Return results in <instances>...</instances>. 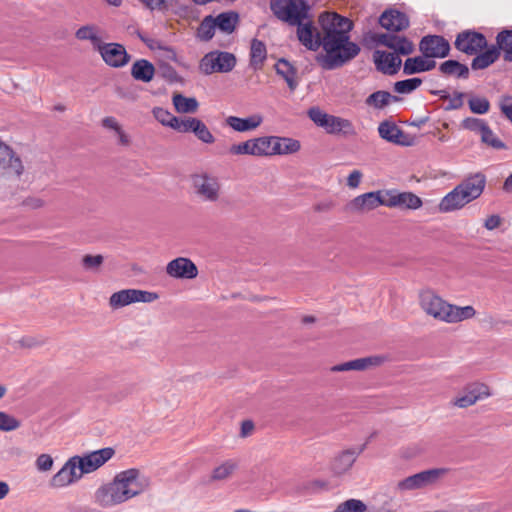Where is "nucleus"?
<instances>
[{"label": "nucleus", "mask_w": 512, "mask_h": 512, "mask_svg": "<svg viewBox=\"0 0 512 512\" xmlns=\"http://www.w3.org/2000/svg\"><path fill=\"white\" fill-rule=\"evenodd\" d=\"M251 146H252L251 139H249L247 141L231 145L229 147L228 152L230 155H233V156H238V155L252 156Z\"/></svg>", "instance_id": "13d9d810"}, {"label": "nucleus", "mask_w": 512, "mask_h": 512, "mask_svg": "<svg viewBox=\"0 0 512 512\" xmlns=\"http://www.w3.org/2000/svg\"><path fill=\"white\" fill-rule=\"evenodd\" d=\"M471 203L466 193L458 185L447 193L439 202L438 209L441 213H450L464 208Z\"/></svg>", "instance_id": "4be33fe9"}, {"label": "nucleus", "mask_w": 512, "mask_h": 512, "mask_svg": "<svg viewBox=\"0 0 512 512\" xmlns=\"http://www.w3.org/2000/svg\"><path fill=\"white\" fill-rule=\"evenodd\" d=\"M24 170L21 158L0 139V176L11 175L20 178Z\"/></svg>", "instance_id": "4468645a"}, {"label": "nucleus", "mask_w": 512, "mask_h": 512, "mask_svg": "<svg viewBox=\"0 0 512 512\" xmlns=\"http://www.w3.org/2000/svg\"><path fill=\"white\" fill-rule=\"evenodd\" d=\"M296 25L298 26V39L305 47L315 51L322 45V39L319 34H315V29L311 23L300 22Z\"/></svg>", "instance_id": "c85d7f7f"}, {"label": "nucleus", "mask_w": 512, "mask_h": 512, "mask_svg": "<svg viewBox=\"0 0 512 512\" xmlns=\"http://www.w3.org/2000/svg\"><path fill=\"white\" fill-rule=\"evenodd\" d=\"M461 126L466 130L480 134V136L482 135L484 130H486L489 127L484 120L475 117L465 118L461 122Z\"/></svg>", "instance_id": "3c124183"}, {"label": "nucleus", "mask_w": 512, "mask_h": 512, "mask_svg": "<svg viewBox=\"0 0 512 512\" xmlns=\"http://www.w3.org/2000/svg\"><path fill=\"white\" fill-rule=\"evenodd\" d=\"M193 133L198 138V140L202 141L205 144H212L215 142V137L210 132L205 123L201 120H199Z\"/></svg>", "instance_id": "4d7b16f0"}, {"label": "nucleus", "mask_w": 512, "mask_h": 512, "mask_svg": "<svg viewBox=\"0 0 512 512\" xmlns=\"http://www.w3.org/2000/svg\"><path fill=\"white\" fill-rule=\"evenodd\" d=\"M158 298V294L154 292L139 289H123L110 296L109 305L113 309H119L133 303H151Z\"/></svg>", "instance_id": "9d476101"}, {"label": "nucleus", "mask_w": 512, "mask_h": 512, "mask_svg": "<svg viewBox=\"0 0 512 512\" xmlns=\"http://www.w3.org/2000/svg\"><path fill=\"white\" fill-rule=\"evenodd\" d=\"M217 28L214 17H205L197 30V36L201 40L208 41L214 36V31Z\"/></svg>", "instance_id": "a18cd8bd"}, {"label": "nucleus", "mask_w": 512, "mask_h": 512, "mask_svg": "<svg viewBox=\"0 0 512 512\" xmlns=\"http://www.w3.org/2000/svg\"><path fill=\"white\" fill-rule=\"evenodd\" d=\"M500 109L505 117L512 123V97H504L500 103Z\"/></svg>", "instance_id": "774afa93"}, {"label": "nucleus", "mask_w": 512, "mask_h": 512, "mask_svg": "<svg viewBox=\"0 0 512 512\" xmlns=\"http://www.w3.org/2000/svg\"><path fill=\"white\" fill-rule=\"evenodd\" d=\"M389 360L386 355H371L368 357L357 358L341 364L334 365L330 368L333 373L347 371H366L382 366Z\"/></svg>", "instance_id": "f3484780"}, {"label": "nucleus", "mask_w": 512, "mask_h": 512, "mask_svg": "<svg viewBox=\"0 0 512 512\" xmlns=\"http://www.w3.org/2000/svg\"><path fill=\"white\" fill-rule=\"evenodd\" d=\"M468 105L475 114H486L490 109V103L485 97L473 96L469 99Z\"/></svg>", "instance_id": "603ef678"}, {"label": "nucleus", "mask_w": 512, "mask_h": 512, "mask_svg": "<svg viewBox=\"0 0 512 512\" xmlns=\"http://www.w3.org/2000/svg\"><path fill=\"white\" fill-rule=\"evenodd\" d=\"M199 120L200 119L194 117H186L183 119L177 117L176 124H174L173 129L181 133H193Z\"/></svg>", "instance_id": "864d4df0"}, {"label": "nucleus", "mask_w": 512, "mask_h": 512, "mask_svg": "<svg viewBox=\"0 0 512 512\" xmlns=\"http://www.w3.org/2000/svg\"><path fill=\"white\" fill-rule=\"evenodd\" d=\"M363 178V173L360 170H353L347 177V186L351 189L359 187Z\"/></svg>", "instance_id": "0e129e2a"}, {"label": "nucleus", "mask_w": 512, "mask_h": 512, "mask_svg": "<svg viewBox=\"0 0 512 512\" xmlns=\"http://www.w3.org/2000/svg\"><path fill=\"white\" fill-rule=\"evenodd\" d=\"M501 54L503 52L504 60L512 61V30H502L496 36L495 45Z\"/></svg>", "instance_id": "58836bf2"}, {"label": "nucleus", "mask_w": 512, "mask_h": 512, "mask_svg": "<svg viewBox=\"0 0 512 512\" xmlns=\"http://www.w3.org/2000/svg\"><path fill=\"white\" fill-rule=\"evenodd\" d=\"M152 114L154 118L163 126H167L173 129L174 124H176L177 117L162 107H154Z\"/></svg>", "instance_id": "09e8293b"}, {"label": "nucleus", "mask_w": 512, "mask_h": 512, "mask_svg": "<svg viewBox=\"0 0 512 512\" xmlns=\"http://www.w3.org/2000/svg\"><path fill=\"white\" fill-rule=\"evenodd\" d=\"M53 458L49 454H41L36 459V468L40 472L50 471L53 467Z\"/></svg>", "instance_id": "680f3d73"}, {"label": "nucleus", "mask_w": 512, "mask_h": 512, "mask_svg": "<svg viewBox=\"0 0 512 512\" xmlns=\"http://www.w3.org/2000/svg\"><path fill=\"white\" fill-rule=\"evenodd\" d=\"M238 468L239 463L237 460L227 459L211 470L209 480L211 483L228 481L233 477Z\"/></svg>", "instance_id": "bb28decb"}, {"label": "nucleus", "mask_w": 512, "mask_h": 512, "mask_svg": "<svg viewBox=\"0 0 512 512\" xmlns=\"http://www.w3.org/2000/svg\"><path fill=\"white\" fill-rule=\"evenodd\" d=\"M323 30L322 46L326 51L325 66L333 69L358 55L360 48L349 41L352 23L336 13H325L319 18Z\"/></svg>", "instance_id": "f257e3e1"}, {"label": "nucleus", "mask_w": 512, "mask_h": 512, "mask_svg": "<svg viewBox=\"0 0 512 512\" xmlns=\"http://www.w3.org/2000/svg\"><path fill=\"white\" fill-rule=\"evenodd\" d=\"M102 255H85L82 258V264L87 270H98L103 263Z\"/></svg>", "instance_id": "052dcab7"}, {"label": "nucleus", "mask_w": 512, "mask_h": 512, "mask_svg": "<svg viewBox=\"0 0 512 512\" xmlns=\"http://www.w3.org/2000/svg\"><path fill=\"white\" fill-rule=\"evenodd\" d=\"M383 197L388 208L417 210L423 205L421 198L412 192L385 190Z\"/></svg>", "instance_id": "dca6fc26"}, {"label": "nucleus", "mask_w": 512, "mask_h": 512, "mask_svg": "<svg viewBox=\"0 0 512 512\" xmlns=\"http://www.w3.org/2000/svg\"><path fill=\"white\" fill-rule=\"evenodd\" d=\"M214 20L218 29L225 33H231L234 31L238 22V14L234 12H224L217 15Z\"/></svg>", "instance_id": "37998d69"}, {"label": "nucleus", "mask_w": 512, "mask_h": 512, "mask_svg": "<svg viewBox=\"0 0 512 512\" xmlns=\"http://www.w3.org/2000/svg\"><path fill=\"white\" fill-rule=\"evenodd\" d=\"M362 451L363 448H360L359 450L352 448L338 453L331 463V471L333 474L336 476H342L348 473Z\"/></svg>", "instance_id": "5701e85b"}, {"label": "nucleus", "mask_w": 512, "mask_h": 512, "mask_svg": "<svg viewBox=\"0 0 512 512\" xmlns=\"http://www.w3.org/2000/svg\"><path fill=\"white\" fill-rule=\"evenodd\" d=\"M236 57L234 54L214 50L205 54L199 62V71L204 75L214 73H228L232 71L236 65Z\"/></svg>", "instance_id": "423d86ee"}, {"label": "nucleus", "mask_w": 512, "mask_h": 512, "mask_svg": "<svg viewBox=\"0 0 512 512\" xmlns=\"http://www.w3.org/2000/svg\"><path fill=\"white\" fill-rule=\"evenodd\" d=\"M398 100L399 98L397 96H393L387 91L380 90L369 95L365 100V104L375 109H382L391 102H396Z\"/></svg>", "instance_id": "a19ab883"}, {"label": "nucleus", "mask_w": 512, "mask_h": 512, "mask_svg": "<svg viewBox=\"0 0 512 512\" xmlns=\"http://www.w3.org/2000/svg\"><path fill=\"white\" fill-rule=\"evenodd\" d=\"M115 454L111 447H105L99 450L92 451L82 456H74L79 470L83 475L92 473L102 467L108 462Z\"/></svg>", "instance_id": "ddd939ff"}, {"label": "nucleus", "mask_w": 512, "mask_h": 512, "mask_svg": "<svg viewBox=\"0 0 512 512\" xmlns=\"http://www.w3.org/2000/svg\"><path fill=\"white\" fill-rule=\"evenodd\" d=\"M131 75L137 81L148 83L154 78L155 68L148 60L139 59L133 63Z\"/></svg>", "instance_id": "72a5a7b5"}, {"label": "nucleus", "mask_w": 512, "mask_h": 512, "mask_svg": "<svg viewBox=\"0 0 512 512\" xmlns=\"http://www.w3.org/2000/svg\"><path fill=\"white\" fill-rule=\"evenodd\" d=\"M101 55L102 60L110 67L121 68L130 61V55L125 47L119 43H104L96 50Z\"/></svg>", "instance_id": "a211bd4d"}, {"label": "nucleus", "mask_w": 512, "mask_h": 512, "mask_svg": "<svg viewBox=\"0 0 512 512\" xmlns=\"http://www.w3.org/2000/svg\"><path fill=\"white\" fill-rule=\"evenodd\" d=\"M102 126L106 129L114 131L118 137V142L122 146L130 145V137L125 133L119 122L112 116H108L102 119Z\"/></svg>", "instance_id": "79ce46f5"}, {"label": "nucleus", "mask_w": 512, "mask_h": 512, "mask_svg": "<svg viewBox=\"0 0 512 512\" xmlns=\"http://www.w3.org/2000/svg\"><path fill=\"white\" fill-rule=\"evenodd\" d=\"M83 477L79 470L75 457H70L61 469L55 473L49 481V486L53 489H62L78 482Z\"/></svg>", "instance_id": "f8f14e48"}, {"label": "nucleus", "mask_w": 512, "mask_h": 512, "mask_svg": "<svg viewBox=\"0 0 512 512\" xmlns=\"http://www.w3.org/2000/svg\"><path fill=\"white\" fill-rule=\"evenodd\" d=\"M150 479L138 469L121 471L112 481L101 485L94 494L95 503L107 509L123 504L147 491Z\"/></svg>", "instance_id": "f03ea898"}, {"label": "nucleus", "mask_w": 512, "mask_h": 512, "mask_svg": "<svg viewBox=\"0 0 512 512\" xmlns=\"http://www.w3.org/2000/svg\"><path fill=\"white\" fill-rule=\"evenodd\" d=\"M374 39L377 44L386 46L397 54L408 55L414 51L413 43L406 37L389 33H381L376 34Z\"/></svg>", "instance_id": "412c9836"}, {"label": "nucleus", "mask_w": 512, "mask_h": 512, "mask_svg": "<svg viewBox=\"0 0 512 512\" xmlns=\"http://www.w3.org/2000/svg\"><path fill=\"white\" fill-rule=\"evenodd\" d=\"M262 123L260 115H252L248 118L229 116L226 118V124L237 132H247L255 130Z\"/></svg>", "instance_id": "c756f323"}, {"label": "nucleus", "mask_w": 512, "mask_h": 512, "mask_svg": "<svg viewBox=\"0 0 512 512\" xmlns=\"http://www.w3.org/2000/svg\"><path fill=\"white\" fill-rule=\"evenodd\" d=\"M266 46L262 41L254 39L251 43V65L258 69L266 59Z\"/></svg>", "instance_id": "c03bdc74"}, {"label": "nucleus", "mask_w": 512, "mask_h": 512, "mask_svg": "<svg viewBox=\"0 0 512 512\" xmlns=\"http://www.w3.org/2000/svg\"><path fill=\"white\" fill-rule=\"evenodd\" d=\"M464 93L455 92L451 97L448 98L447 110L459 109L463 106Z\"/></svg>", "instance_id": "e2e57ef3"}, {"label": "nucleus", "mask_w": 512, "mask_h": 512, "mask_svg": "<svg viewBox=\"0 0 512 512\" xmlns=\"http://www.w3.org/2000/svg\"><path fill=\"white\" fill-rule=\"evenodd\" d=\"M427 57H413L406 59L403 67V73L405 75H411L415 73L430 71L435 68L436 62L434 60H428Z\"/></svg>", "instance_id": "473e14b6"}, {"label": "nucleus", "mask_w": 512, "mask_h": 512, "mask_svg": "<svg viewBox=\"0 0 512 512\" xmlns=\"http://www.w3.org/2000/svg\"><path fill=\"white\" fill-rule=\"evenodd\" d=\"M421 84L422 80L420 78H409L397 81L394 84V90L399 94H409L416 90Z\"/></svg>", "instance_id": "8fccbe9b"}, {"label": "nucleus", "mask_w": 512, "mask_h": 512, "mask_svg": "<svg viewBox=\"0 0 512 512\" xmlns=\"http://www.w3.org/2000/svg\"><path fill=\"white\" fill-rule=\"evenodd\" d=\"M380 25L389 30L398 32L409 26V20L404 13L397 10L385 11L379 18Z\"/></svg>", "instance_id": "a878e982"}, {"label": "nucleus", "mask_w": 512, "mask_h": 512, "mask_svg": "<svg viewBox=\"0 0 512 512\" xmlns=\"http://www.w3.org/2000/svg\"><path fill=\"white\" fill-rule=\"evenodd\" d=\"M100 29L95 24H87L78 28L75 32V37L80 41H90L94 50H97L102 44L99 35Z\"/></svg>", "instance_id": "c9c22d12"}, {"label": "nucleus", "mask_w": 512, "mask_h": 512, "mask_svg": "<svg viewBox=\"0 0 512 512\" xmlns=\"http://www.w3.org/2000/svg\"><path fill=\"white\" fill-rule=\"evenodd\" d=\"M270 6L278 19L290 25L303 22L309 10L304 0H271Z\"/></svg>", "instance_id": "39448f33"}, {"label": "nucleus", "mask_w": 512, "mask_h": 512, "mask_svg": "<svg viewBox=\"0 0 512 512\" xmlns=\"http://www.w3.org/2000/svg\"><path fill=\"white\" fill-rule=\"evenodd\" d=\"M309 118L328 134L355 136L356 129L353 123L346 118L334 116L322 111L318 107H312L308 111Z\"/></svg>", "instance_id": "20e7f679"}, {"label": "nucleus", "mask_w": 512, "mask_h": 512, "mask_svg": "<svg viewBox=\"0 0 512 512\" xmlns=\"http://www.w3.org/2000/svg\"><path fill=\"white\" fill-rule=\"evenodd\" d=\"M378 132L381 138L384 140L398 144V145H408L407 136L395 123L384 121L381 122L378 126Z\"/></svg>", "instance_id": "cd10ccee"}, {"label": "nucleus", "mask_w": 512, "mask_h": 512, "mask_svg": "<svg viewBox=\"0 0 512 512\" xmlns=\"http://www.w3.org/2000/svg\"><path fill=\"white\" fill-rule=\"evenodd\" d=\"M328 484L324 480L314 479L302 485L301 492L304 494H316L318 492L327 490Z\"/></svg>", "instance_id": "6e6d98bb"}, {"label": "nucleus", "mask_w": 512, "mask_h": 512, "mask_svg": "<svg viewBox=\"0 0 512 512\" xmlns=\"http://www.w3.org/2000/svg\"><path fill=\"white\" fill-rule=\"evenodd\" d=\"M419 49L425 57L444 58L450 52V44L442 36L428 35L420 41Z\"/></svg>", "instance_id": "6ab92c4d"}, {"label": "nucleus", "mask_w": 512, "mask_h": 512, "mask_svg": "<svg viewBox=\"0 0 512 512\" xmlns=\"http://www.w3.org/2000/svg\"><path fill=\"white\" fill-rule=\"evenodd\" d=\"M147 8L151 10H166L168 7V0H139Z\"/></svg>", "instance_id": "69168bd1"}, {"label": "nucleus", "mask_w": 512, "mask_h": 512, "mask_svg": "<svg viewBox=\"0 0 512 512\" xmlns=\"http://www.w3.org/2000/svg\"><path fill=\"white\" fill-rule=\"evenodd\" d=\"M481 142L482 144L495 149V150H504L507 149L506 144L492 131L490 127H488L482 133Z\"/></svg>", "instance_id": "49530a36"}, {"label": "nucleus", "mask_w": 512, "mask_h": 512, "mask_svg": "<svg viewBox=\"0 0 512 512\" xmlns=\"http://www.w3.org/2000/svg\"><path fill=\"white\" fill-rule=\"evenodd\" d=\"M195 194L203 201L217 202L221 194V185L217 177L200 173L192 176Z\"/></svg>", "instance_id": "1a4fd4ad"}, {"label": "nucleus", "mask_w": 512, "mask_h": 512, "mask_svg": "<svg viewBox=\"0 0 512 512\" xmlns=\"http://www.w3.org/2000/svg\"><path fill=\"white\" fill-rule=\"evenodd\" d=\"M46 201L37 195H29L22 201V206L28 210H38L44 208Z\"/></svg>", "instance_id": "bf43d9fd"}, {"label": "nucleus", "mask_w": 512, "mask_h": 512, "mask_svg": "<svg viewBox=\"0 0 512 512\" xmlns=\"http://www.w3.org/2000/svg\"><path fill=\"white\" fill-rule=\"evenodd\" d=\"M272 142L273 156L294 154L301 148L298 140L288 137L272 136Z\"/></svg>", "instance_id": "2f4dec72"}, {"label": "nucleus", "mask_w": 512, "mask_h": 512, "mask_svg": "<svg viewBox=\"0 0 512 512\" xmlns=\"http://www.w3.org/2000/svg\"><path fill=\"white\" fill-rule=\"evenodd\" d=\"M418 303L427 316L446 324H456L472 319L476 315V310L473 306L451 304L430 288L419 291Z\"/></svg>", "instance_id": "7ed1b4c3"}, {"label": "nucleus", "mask_w": 512, "mask_h": 512, "mask_svg": "<svg viewBox=\"0 0 512 512\" xmlns=\"http://www.w3.org/2000/svg\"><path fill=\"white\" fill-rule=\"evenodd\" d=\"M272 136H263L251 139L252 156H273Z\"/></svg>", "instance_id": "4c0bfd02"}, {"label": "nucleus", "mask_w": 512, "mask_h": 512, "mask_svg": "<svg viewBox=\"0 0 512 512\" xmlns=\"http://www.w3.org/2000/svg\"><path fill=\"white\" fill-rule=\"evenodd\" d=\"M21 426V422L14 416H11L5 412L0 411V430L9 432L18 429Z\"/></svg>", "instance_id": "5fc2aeb1"}, {"label": "nucleus", "mask_w": 512, "mask_h": 512, "mask_svg": "<svg viewBox=\"0 0 512 512\" xmlns=\"http://www.w3.org/2000/svg\"><path fill=\"white\" fill-rule=\"evenodd\" d=\"M486 176L481 172H476L466 176L458 186L463 189L470 201L478 199L486 187Z\"/></svg>", "instance_id": "b1692460"}, {"label": "nucleus", "mask_w": 512, "mask_h": 512, "mask_svg": "<svg viewBox=\"0 0 512 512\" xmlns=\"http://www.w3.org/2000/svg\"><path fill=\"white\" fill-rule=\"evenodd\" d=\"M366 504L359 499H348L337 505L333 512H365Z\"/></svg>", "instance_id": "de8ad7c7"}, {"label": "nucleus", "mask_w": 512, "mask_h": 512, "mask_svg": "<svg viewBox=\"0 0 512 512\" xmlns=\"http://www.w3.org/2000/svg\"><path fill=\"white\" fill-rule=\"evenodd\" d=\"M275 70L276 73L286 81L291 91H294L297 88V70L291 63L285 59H279L275 64Z\"/></svg>", "instance_id": "f704fd0d"}, {"label": "nucleus", "mask_w": 512, "mask_h": 512, "mask_svg": "<svg viewBox=\"0 0 512 512\" xmlns=\"http://www.w3.org/2000/svg\"><path fill=\"white\" fill-rule=\"evenodd\" d=\"M172 103L178 113H195L199 107L198 101L194 97H185L180 93H175L172 97Z\"/></svg>", "instance_id": "ea45409f"}, {"label": "nucleus", "mask_w": 512, "mask_h": 512, "mask_svg": "<svg viewBox=\"0 0 512 512\" xmlns=\"http://www.w3.org/2000/svg\"><path fill=\"white\" fill-rule=\"evenodd\" d=\"M503 223V219L497 215V214H493V215H490L488 216L485 221H484V227L487 229V230H494L498 227H500Z\"/></svg>", "instance_id": "338daca9"}, {"label": "nucleus", "mask_w": 512, "mask_h": 512, "mask_svg": "<svg viewBox=\"0 0 512 512\" xmlns=\"http://www.w3.org/2000/svg\"><path fill=\"white\" fill-rule=\"evenodd\" d=\"M166 273L177 279H194L198 268L189 258L178 257L167 264Z\"/></svg>", "instance_id": "aec40b11"}, {"label": "nucleus", "mask_w": 512, "mask_h": 512, "mask_svg": "<svg viewBox=\"0 0 512 512\" xmlns=\"http://www.w3.org/2000/svg\"><path fill=\"white\" fill-rule=\"evenodd\" d=\"M439 70L447 76H455L467 79L469 77V68L456 60H447L440 64Z\"/></svg>", "instance_id": "e433bc0d"}, {"label": "nucleus", "mask_w": 512, "mask_h": 512, "mask_svg": "<svg viewBox=\"0 0 512 512\" xmlns=\"http://www.w3.org/2000/svg\"><path fill=\"white\" fill-rule=\"evenodd\" d=\"M446 473L444 468L425 470L398 481L395 489L400 493L424 489L436 484Z\"/></svg>", "instance_id": "6e6552de"}, {"label": "nucleus", "mask_w": 512, "mask_h": 512, "mask_svg": "<svg viewBox=\"0 0 512 512\" xmlns=\"http://www.w3.org/2000/svg\"><path fill=\"white\" fill-rule=\"evenodd\" d=\"M455 48L466 55H476L487 48L486 37L474 30H464L457 34Z\"/></svg>", "instance_id": "9b49d317"}, {"label": "nucleus", "mask_w": 512, "mask_h": 512, "mask_svg": "<svg viewBox=\"0 0 512 512\" xmlns=\"http://www.w3.org/2000/svg\"><path fill=\"white\" fill-rule=\"evenodd\" d=\"M491 395L487 385L480 382H471L466 384L449 401V407L457 409H467L474 406L477 402L488 398Z\"/></svg>", "instance_id": "0eeeda50"}, {"label": "nucleus", "mask_w": 512, "mask_h": 512, "mask_svg": "<svg viewBox=\"0 0 512 512\" xmlns=\"http://www.w3.org/2000/svg\"><path fill=\"white\" fill-rule=\"evenodd\" d=\"M373 59L377 69L388 75L395 74L402 64L398 55L381 50L374 51Z\"/></svg>", "instance_id": "393cba45"}, {"label": "nucleus", "mask_w": 512, "mask_h": 512, "mask_svg": "<svg viewBox=\"0 0 512 512\" xmlns=\"http://www.w3.org/2000/svg\"><path fill=\"white\" fill-rule=\"evenodd\" d=\"M384 191H373L361 194L346 205V210L350 213L363 214L370 212L379 206H385Z\"/></svg>", "instance_id": "2eb2a0df"}, {"label": "nucleus", "mask_w": 512, "mask_h": 512, "mask_svg": "<svg viewBox=\"0 0 512 512\" xmlns=\"http://www.w3.org/2000/svg\"><path fill=\"white\" fill-rule=\"evenodd\" d=\"M485 49V51L482 50L481 52L476 54L474 59L472 60L471 68L473 70L486 69L499 59L500 53L496 46H487V48Z\"/></svg>", "instance_id": "7c9ffc66"}]
</instances>
